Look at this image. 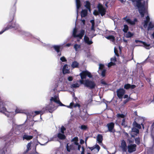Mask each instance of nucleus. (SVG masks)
<instances>
[{"instance_id": "nucleus-39", "label": "nucleus", "mask_w": 154, "mask_h": 154, "mask_svg": "<svg viewBox=\"0 0 154 154\" xmlns=\"http://www.w3.org/2000/svg\"><path fill=\"white\" fill-rule=\"evenodd\" d=\"M85 6L89 10H90V3L88 1H86L85 2Z\"/></svg>"}, {"instance_id": "nucleus-24", "label": "nucleus", "mask_w": 154, "mask_h": 154, "mask_svg": "<svg viewBox=\"0 0 154 154\" xmlns=\"http://www.w3.org/2000/svg\"><path fill=\"white\" fill-rule=\"evenodd\" d=\"M126 21L127 22L131 25H134L135 22L137 21V19L135 18L133 20H132L130 19H127Z\"/></svg>"}, {"instance_id": "nucleus-23", "label": "nucleus", "mask_w": 154, "mask_h": 154, "mask_svg": "<svg viewBox=\"0 0 154 154\" xmlns=\"http://www.w3.org/2000/svg\"><path fill=\"white\" fill-rule=\"evenodd\" d=\"M135 87L136 86L135 85H131L129 84L125 85L124 87V88L126 89H128L129 88H131V89H134Z\"/></svg>"}, {"instance_id": "nucleus-41", "label": "nucleus", "mask_w": 154, "mask_h": 154, "mask_svg": "<svg viewBox=\"0 0 154 154\" xmlns=\"http://www.w3.org/2000/svg\"><path fill=\"white\" fill-rule=\"evenodd\" d=\"M107 39H109L112 41H113L114 40V37L112 35H109L105 37Z\"/></svg>"}, {"instance_id": "nucleus-35", "label": "nucleus", "mask_w": 154, "mask_h": 154, "mask_svg": "<svg viewBox=\"0 0 154 154\" xmlns=\"http://www.w3.org/2000/svg\"><path fill=\"white\" fill-rule=\"evenodd\" d=\"M15 112L16 113H23V110L20 108H17L15 111Z\"/></svg>"}, {"instance_id": "nucleus-13", "label": "nucleus", "mask_w": 154, "mask_h": 154, "mask_svg": "<svg viewBox=\"0 0 154 154\" xmlns=\"http://www.w3.org/2000/svg\"><path fill=\"white\" fill-rule=\"evenodd\" d=\"M99 71H101L102 76L104 77L105 75L106 70L104 69V66L102 64H100L99 66Z\"/></svg>"}, {"instance_id": "nucleus-58", "label": "nucleus", "mask_w": 154, "mask_h": 154, "mask_svg": "<svg viewBox=\"0 0 154 154\" xmlns=\"http://www.w3.org/2000/svg\"><path fill=\"white\" fill-rule=\"evenodd\" d=\"M92 99L91 97H90V98L88 100V103H91L92 101Z\"/></svg>"}, {"instance_id": "nucleus-54", "label": "nucleus", "mask_w": 154, "mask_h": 154, "mask_svg": "<svg viewBox=\"0 0 154 154\" xmlns=\"http://www.w3.org/2000/svg\"><path fill=\"white\" fill-rule=\"evenodd\" d=\"M101 83L102 84L105 85H106V82L103 80H101Z\"/></svg>"}, {"instance_id": "nucleus-11", "label": "nucleus", "mask_w": 154, "mask_h": 154, "mask_svg": "<svg viewBox=\"0 0 154 154\" xmlns=\"http://www.w3.org/2000/svg\"><path fill=\"white\" fill-rule=\"evenodd\" d=\"M136 145L135 144H131L128 146V151L129 153H131L135 151L136 149Z\"/></svg>"}, {"instance_id": "nucleus-1", "label": "nucleus", "mask_w": 154, "mask_h": 154, "mask_svg": "<svg viewBox=\"0 0 154 154\" xmlns=\"http://www.w3.org/2000/svg\"><path fill=\"white\" fill-rule=\"evenodd\" d=\"M81 80L79 81L81 84H83L84 86L90 89L94 88L96 86V84L93 80L87 79L84 80L83 79L86 78V76L89 78H91L92 76L91 73L87 70L82 71L80 74Z\"/></svg>"}, {"instance_id": "nucleus-22", "label": "nucleus", "mask_w": 154, "mask_h": 154, "mask_svg": "<svg viewBox=\"0 0 154 154\" xmlns=\"http://www.w3.org/2000/svg\"><path fill=\"white\" fill-rule=\"evenodd\" d=\"M97 140L100 145L101 144L103 145V144L102 142L103 140V137L101 135L99 134L97 135Z\"/></svg>"}, {"instance_id": "nucleus-12", "label": "nucleus", "mask_w": 154, "mask_h": 154, "mask_svg": "<svg viewBox=\"0 0 154 154\" xmlns=\"http://www.w3.org/2000/svg\"><path fill=\"white\" fill-rule=\"evenodd\" d=\"M117 95L120 99H122V96L125 93V91L123 89H118L117 91Z\"/></svg>"}, {"instance_id": "nucleus-38", "label": "nucleus", "mask_w": 154, "mask_h": 154, "mask_svg": "<svg viewBox=\"0 0 154 154\" xmlns=\"http://www.w3.org/2000/svg\"><path fill=\"white\" fill-rule=\"evenodd\" d=\"M32 143L31 142H30L28 143L26 146V151L28 152L29 150L31 149L30 147L31 146Z\"/></svg>"}, {"instance_id": "nucleus-3", "label": "nucleus", "mask_w": 154, "mask_h": 154, "mask_svg": "<svg viewBox=\"0 0 154 154\" xmlns=\"http://www.w3.org/2000/svg\"><path fill=\"white\" fill-rule=\"evenodd\" d=\"M85 33V31L82 29L78 31L76 28H74L73 31L72 35L77 39V41L79 42Z\"/></svg>"}, {"instance_id": "nucleus-34", "label": "nucleus", "mask_w": 154, "mask_h": 154, "mask_svg": "<svg viewBox=\"0 0 154 154\" xmlns=\"http://www.w3.org/2000/svg\"><path fill=\"white\" fill-rule=\"evenodd\" d=\"M73 47L75 51H77L81 48V45L76 44L74 45Z\"/></svg>"}, {"instance_id": "nucleus-2", "label": "nucleus", "mask_w": 154, "mask_h": 154, "mask_svg": "<svg viewBox=\"0 0 154 154\" xmlns=\"http://www.w3.org/2000/svg\"><path fill=\"white\" fill-rule=\"evenodd\" d=\"M133 4H135L137 7L139 12L142 17L144 16L145 14H147V11L146 6L145 5V2L142 3L141 2L142 0H130Z\"/></svg>"}, {"instance_id": "nucleus-37", "label": "nucleus", "mask_w": 154, "mask_h": 154, "mask_svg": "<svg viewBox=\"0 0 154 154\" xmlns=\"http://www.w3.org/2000/svg\"><path fill=\"white\" fill-rule=\"evenodd\" d=\"M12 28V27L11 26H7L6 27H5V29L3 30H2L1 32H0V34H2L3 32H4L5 31L8 30L10 28Z\"/></svg>"}, {"instance_id": "nucleus-42", "label": "nucleus", "mask_w": 154, "mask_h": 154, "mask_svg": "<svg viewBox=\"0 0 154 154\" xmlns=\"http://www.w3.org/2000/svg\"><path fill=\"white\" fill-rule=\"evenodd\" d=\"M124 27V28L123 29V31L125 32H126L128 29V27L126 25H125Z\"/></svg>"}, {"instance_id": "nucleus-9", "label": "nucleus", "mask_w": 154, "mask_h": 154, "mask_svg": "<svg viewBox=\"0 0 154 154\" xmlns=\"http://www.w3.org/2000/svg\"><path fill=\"white\" fill-rule=\"evenodd\" d=\"M117 116L118 118L117 121L120 119L121 118L122 119V122L121 124L123 126H125V116L123 114H118L117 115Z\"/></svg>"}, {"instance_id": "nucleus-33", "label": "nucleus", "mask_w": 154, "mask_h": 154, "mask_svg": "<svg viewBox=\"0 0 154 154\" xmlns=\"http://www.w3.org/2000/svg\"><path fill=\"white\" fill-rule=\"evenodd\" d=\"M92 25L91 28V31L93 32L94 31H95L94 29V20H91L90 21Z\"/></svg>"}, {"instance_id": "nucleus-43", "label": "nucleus", "mask_w": 154, "mask_h": 154, "mask_svg": "<svg viewBox=\"0 0 154 154\" xmlns=\"http://www.w3.org/2000/svg\"><path fill=\"white\" fill-rule=\"evenodd\" d=\"M134 125V127L137 128H141V126L140 125V124H138L137 123L135 122H134L133 124Z\"/></svg>"}, {"instance_id": "nucleus-15", "label": "nucleus", "mask_w": 154, "mask_h": 154, "mask_svg": "<svg viewBox=\"0 0 154 154\" xmlns=\"http://www.w3.org/2000/svg\"><path fill=\"white\" fill-rule=\"evenodd\" d=\"M66 148L67 151L68 152H70L71 150H74L75 149V147L73 144H70L69 143L66 144Z\"/></svg>"}, {"instance_id": "nucleus-17", "label": "nucleus", "mask_w": 154, "mask_h": 154, "mask_svg": "<svg viewBox=\"0 0 154 154\" xmlns=\"http://www.w3.org/2000/svg\"><path fill=\"white\" fill-rule=\"evenodd\" d=\"M84 40L85 43L88 45H91L93 43L91 39H90L86 35L84 36Z\"/></svg>"}, {"instance_id": "nucleus-19", "label": "nucleus", "mask_w": 154, "mask_h": 154, "mask_svg": "<svg viewBox=\"0 0 154 154\" xmlns=\"http://www.w3.org/2000/svg\"><path fill=\"white\" fill-rule=\"evenodd\" d=\"M63 74L69 73V68L67 64H65L64 66L63 69Z\"/></svg>"}, {"instance_id": "nucleus-6", "label": "nucleus", "mask_w": 154, "mask_h": 154, "mask_svg": "<svg viewBox=\"0 0 154 154\" xmlns=\"http://www.w3.org/2000/svg\"><path fill=\"white\" fill-rule=\"evenodd\" d=\"M66 130L65 128L63 126H61L60 129V131L57 134V137L59 139L63 140L66 137L64 134Z\"/></svg>"}, {"instance_id": "nucleus-52", "label": "nucleus", "mask_w": 154, "mask_h": 154, "mask_svg": "<svg viewBox=\"0 0 154 154\" xmlns=\"http://www.w3.org/2000/svg\"><path fill=\"white\" fill-rule=\"evenodd\" d=\"M82 151L81 152V154H84L85 149H84V147L82 146Z\"/></svg>"}, {"instance_id": "nucleus-4", "label": "nucleus", "mask_w": 154, "mask_h": 154, "mask_svg": "<svg viewBox=\"0 0 154 154\" xmlns=\"http://www.w3.org/2000/svg\"><path fill=\"white\" fill-rule=\"evenodd\" d=\"M97 8L98 11L97 10H94L93 12V14L94 15H98L100 14L101 16H102L105 14L106 10L101 4H99L97 6Z\"/></svg>"}, {"instance_id": "nucleus-25", "label": "nucleus", "mask_w": 154, "mask_h": 154, "mask_svg": "<svg viewBox=\"0 0 154 154\" xmlns=\"http://www.w3.org/2000/svg\"><path fill=\"white\" fill-rule=\"evenodd\" d=\"M79 81H78L75 83H74L71 85V87L72 88H76L80 86V84L79 83Z\"/></svg>"}, {"instance_id": "nucleus-8", "label": "nucleus", "mask_w": 154, "mask_h": 154, "mask_svg": "<svg viewBox=\"0 0 154 154\" xmlns=\"http://www.w3.org/2000/svg\"><path fill=\"white\" fill-rule=\"evenodd\" d=\"M50 100L51 102L52 101H54L58 104L60 106H64L59 100L58 96H54L53 97H52L50 99Z\"/></svg>"}, {"instance_id": "nucleus-44", "label": "nucleus", "mask_w": 154, "mask_h": 154, "mask_svg": "<svg viewBox=\"0 0 154 154\" xmlns=\"http://www.w3.org/2000/svg\"><path fill=\"white\" fill-rule=\"evenodd\" d=\"M135 143L137 144H139L140 143V139L139 137H137L135 139Z\"/></svg>"}, {"instance_id": "nucleus-61", "label": "nucleus", "mask_w": 154, "mask_h": 154, "mask_svg": "<svg viewBox=\"0 0 154 154\" xmlns=\"http://www.w3.org/2000/svg\"><path fill=\"white\" fill-rule=\"evenodd\" d=\"M82 22L83 24L84 25L85 24V20H82Z\"/></svg>"}, {"instance_id": "nucleus-27", "label": "nucleus", "mask_w": 154, "mask_h": 154, "mask_svg": "<svg viewBox=\"0 0 154 154\" xmlns=\"http://www.w3.org/2000/svg\"><path fill=\"white\" fill-rule=\"evenodd\" d=\"M23 140L26 139L29 140L32 139L33 138V136H32L24 134L23 135Z\"/></svg>"}, {"instance_id": "nucleus-18", "label": "nucleus", "mask_w": 154, "mask_h": 154, "mask_svg": "<svg viewBox=\"0 0 154 154\" xmlns=\"http://www.w3.org/2000/svg\"><path fill=\"white\" fill-rule=\"evenodd\" d=\"M107 125L109 131L110 132H114L113 129L114 127V124L113 123L111 122L108 123Z\"/></svg>"}, {"instance_id": "nucleus-7", "label": "nucleus", "mask_w": 154, "mask_h": 154, "mask_svg": "<svg viewBox=\"0 0 154 154\" xmlns=\"http://www.w3.org/2000/svg\"><path fill=\"white\" fill-rule=\"evenodd\" d=\"M88 148L94 153H97L100 149L99 146L97 144H96L92 147H89Z\"/></svg>"}, {"instance_id": "nucleus-14", "label": "nucleus", "mask_w": 154, "mask_h": 154, "mask_svg": "<svg viewBox=\"0 0 154 154\" xmlns=\"http://www.w3.org/2000/svg\"><path fill=\"white\" fill-rule=\"evenodd\" d=\"M56 107L53 106L52 104H50L46 107V109L49 111V112H52L54 110H55Z\"/></svg>"}, {"instance_id": "nucleus-36", "label": "nucleus", "mask_w": 154, "mask_h": 154, "mask_svg": "<svg viewBox=\"0 0 154 154\" xmlns=\"http://www.w3.org/2000/svg\"><path fill=\"white\" fill-rule=\"evenodd\" d=\"M132 131L134 132L135 135H137L139 133V130L135 128H133L132 129Z\"/></svg>"}, {"instance_id": "nucleus-46", "label": "nucleus", "mask_w": 154, "mask_h": 154, "mask_svg": "<svg viewBox=\"0 0 154 154\" xmlns=\"http://www.w3.org/2000/svg\"><path fill=\"white\" fill-rule=\"evenodd\" d=\"M60 59L62 62H66L67 61L66 58L63 56L61 57Z\"/></svg>"}, {"instance_id": "nucleus-63", "label": "nucleus", "mask_w": 154, "mask_h": 154, "mask_svg": "<svg viewBox=\"0 0 154 154\" xmlns=\"http://www.w3.org/2000/svg\"><path fill=\"white\" fill-rule=\"evenodd\" d=\"M71 45L70 44H67L66 45V46L69 47V46Z\"/></svg>"}, {"instance_id": "nucleus-47", "label": "nucleus", "mask_w": 154, "mask_h": 154, "mask_svg": "<svg viewBox=\"0 0 154 154\" xmlns=\"http://www.w3.org/2000/svg\"><path fill=\"white\" fill-rule=\"evenodd\" d=\"M81 129L83 130H86L87 129V127L85 125H82L81 127Z\"/></svg>"}, {"instance_id": "nucleus-48", "label": "nucleus", "mask_w": 154, "mask_h": 154, "mask_svg": "<svg viewBox=\"0 0 154 154\" xmlns=\"http://www.w3.org/2000/svg\"><path fill=\"white\" fill-rule=\"evenodd\" d=\"M114 53H115V54L116 56H119V55L118 54V51L117 50L116 48L115 47L114 48Z\"/></svg>"}, {"instance_id": "nucleus-56", "label": "nucleus", "mask_w": 154, "mask_h": 154, "mask_svg": "<svg viewBox=\"0 0 154 154\" xmlns=\"http://www.w3.org/2000/svg\"><path fill=\"white\" fill-rule=\"evenodd\" d=\"M77 147L79 151L80 150V148L81 147V146L79 144L77 146Z\"/></svg>"}, {"instance_id": "nucleus-64", "label": "nucleus", "mask_w": 154, "mask_h": 154, "mask_svg": "<svg viewBox=\"0 0 154 154\" xmlns=\"http://www.w3.org/2000/svg\"><path fill=\"white\" fill-rule=\"evenodd\" d=\"M152 36L153 38H154V32H153V33L152 34Z\"/></svg>"}, {"instance_id": "nucleus-16", "label": "nucleus", "mask_w": 154, "mask_h": 154, "mask_svg": "<svg viewBox=\"0 0 154 154\" xmlns=\"http://www.w3.org/2000/svg\"><path fill=\"white\" fill-rule=\"evenodd\" d=\"M121 148L122 149L123 152H126L127 150V146L124 140L121 141Z\"/></svg>"}, {"instance_id": "nucleus-5", "label": "nucleus", "mask_w": 154, "mask_h": 154, "mask_svg": "<svg viewBox=\"0 0 154 154\" xmlns=\"http://www.w3.org/2000/svg\"><path fill=\"white\" fill-rule=\"evenodd\" d=\"M150 20V18L148 15H147L146 17V19L144 20L143 23V26L145 28L147 27V30H149L150 29L154 27V23L152 22H150L148 26V23L149 22Z\"/></svg>"}, {"instance_id": "nucleus-53", "label": "nucleus", "mask_w": 154, "mask_h": 154, "mask_svg": "<svg viewBox=\"0 0 154 154\" xmlns=\"http://www.w3.org/2000/svg\"><path fill=\"white\" fill-rule=\"evenodd\" d=\"M94 31L93 32H92L91 31H91H90V32L89 33V34H91V35H91L92 37L96 35H93L92 34L94 33Z\"/></svg>"}, {"instance_id": "nucleus-62", "label": "nucleus", "mask_w": 154, "mask_h": 154, "mask_svg": "<svg viewBox=\"0 0 154 154\" xmlns=\"http://www.w3.org/2000/svg\"><path fill=\"white\" fill-rule=\"evenodd\" d=\"M125 135L126 136H128V134L126 132L124 133Z\"/></svg>"}, {"instance_id": "nucleus-45", "label": "nucleus", "mask_w": 154, "mask_h": 154, "mask_svg": "<svg viewBox=\"0 0 154 154\" xmlns=\"http://www.w3.org/2000/svg\"><path fill=\"white\" fill-rule=\"evenodd\" d=\"M115 64L112 61L110 62V63H108V67H110L111 66L114 65Z\"/></svg>"}, {"instance_id": "nucleus-49", "label": "nucleus", "mask_w": 154, "mask_h": 154, "mask_svg": "<svg viewBox=\"0 0 154 154\" xmlns=\"http://www.w3.org/2000/svg\"><path fill=\"white\" fill-rule=\"evenodd\" d=\"M41 113H42V112L41 111H35L33 113V114L35 113V115Z\"/></svg>"}, {"instance_id": "nucleus-21", "label": "nucleus", "mask_w": 154, "mask_h": 154, "mask_svg": "<svg viewBox=\"0 0 154 154\" xmlns=\"http://www.w3.org/2000/svg\"><path fill=\"white\" fill-rule=\"evenodd\" d=\"M61 46L60 45H54L53 46V48L58 53V55L59 56H60L61 55V53L60 52V49L61 48Z\"/></svg>"}, {"instance_id": "nucleus-59", "label": "nucleus", "mask_w": 154, "mask_h": 154, "mask_svg": "<svg viewBox=\"0 0 154 154\" xmlns=\"http://www.w3.org/2000/svg\"><path fill=\"white\" fill-rule=\"evenodd\" d=\"M84 141L83 140L81 139L80 140V143L81 144H83V143H84Z\"/></svg>"}, {"instance_id": "nucleus-32", "label": "nucleus", "mask_w": 154, "mask_h": 154, "mask_svg": "<svg viewBox=\"0 0 154 154\" xmlns=\"http://www.w3.org/2000/svg\"><path fill=\"white\" fill-rule=\"evenodd\" d=\"M79 65V63L77 61H74L72 63L71 66L72 68H74L78 67Z\"/></svg>"}, {"instance_id": "nucleus-29", "label": "nucleus", "mask_w": 154, "mask_h": 154, "mask_svg": "<svg viewBox=\"0 0 154 154\" xmlns=\"http://www.w3.org/2000/svg\"><path fill=\"white\" fill-rule=\"evenodd\" d=\"M140 42L143 43V45L144 47L146 49H149L151 48V47L150 46V45L149 44H148L146 43V42L143 41H140Z\"/></svg>"}, {"instance_id": "nucleus-57", "label": "nucleus", "mask_w": 154, "mask_h": 154, "mask_svg": "<svg viewBox=\"0 0 154 154\" xmlns=\"http://www.w3.org/2000/svg\"><path fill=\"white\" fill-rule=\"evenodd\" d=\"M154 125H153V126L152 127V130H151V131L152 132V133H153L154 132Z\"/></svg>"}, {"instance_id": "nucleus-26", "label": "nucleus", "mask_w": 154, "mask_h": 154, "mask_svg": "<svg viewBox=\"0 0 154 154\" xmlns=\"http://www.w3.org/2000/svg\"><path fill=\"white\" fill-rule=\"evenodd\" d=\"M78 139L77 137H75L71 141L73 142V144H74V145L77 146L79 144L78 142Z\"/></svg>"}, {"instance_id": "nucleus-10", "label": "nucleus", "mask_w": 154, "mask_h": 154, "mask_svg": "<svg viewBox=\"0 0 154 154\" xmlns=\"http://www.w3.org/2000/svg\"><path fill=\"white\" fill-rule=\"evenodd\" d=\"M39 137L42 138V141L44 143V144H41V145H45L49 141L48 138L44 135L40 134L39 136H38V137Z\"/></svg>"}, {"instance_id": "nucleus-50", "label": "nucleus", "mask_w": 154, "mask_h": 154, "mask_svg": "<svg viewBox=\"0 0 154 154\" xmlns=\"http://www.w3.org/2000/svg\"><path fill=\"white\" fill-rule=\"evenodd\" d=\"M68 80L69 81H71L73 80V77L72 76H70L68 77Z\"/></svg>"}, {"instance_id": "nucleus-20", "label": "nucleus", "mask_w": 154, "mask_h": 154, "mask_svg": "<svg viewBox=\"0 0 154 154\" xmlns=\"http://www.w3.org/2000/svg\"><path fill=\"white\" fill-rule=\"evenodd\" d=\"M0 112L5 114L8 117H9V113L6 110V108L4 106L2 107L0 109Z\"/></svg>"}, {"instance_id": "nucleus-60", "label": "nucleus", "mask_w": 154, "mask_h": 154, "mask_svg": "<svg viewBox=\"0 0 154 154\" xmlns=\"http://www.w3.org/2000/svg\"><path fill=\"white\" fill-rule=\"evenodd\" d=\"M128 95H125L124 96V98H127V99L129 98H128Z\"/></svg>"}, {"instance_id": "nucleus-51", "label": "nucleus", "mask_w": 154, "mask_h": 154, "mask_svg": "<svg viewBox=\"0 0 154 154\" xmlns=\"http://www.w3.org/2000/svg\"><path fill=\"white\" fill-rule=\"evenodd\" d=\"M110 60L111 61L115 62L116 61V58L115 57H112L111 58Z\"/></svg>"}, {"instance_id": "nucleus-31", "label": "nucleus", "mask_w": 154, "mask_h": 154, "mask_svg": "<svg viewBox=\"0 0 154 154\" xmlns=\"http://www.w3.org/2000/svg\"><path fill=\"white\" fill-rule=\"evenodd\" d=\"M79 107L80 105L79 104H74L72 102L71 103L70 105L68 106H67V107L68 108H72L73 107Z\"/></svg>"}, {"instance_id": "nucleus-40", "label": "nucleus", "mask_w": 154, "mask_h": 154, "mask_svg": "<svg viewBox=\"0 0 154 154\" xmlns=\"http://www.w3.org/2000/svg\"><path fill=\"white\" fill-rule=\"evenodd\" d=\"M133 35V34L130 32H128L125 35V36L127 38L131 37Z\"/></svg>"}, {"instance_id": "nucleus-28", "label": "nucleus", "mask_w": 154, "mask_h": 154, "mask_svg": "<svg viewBox=\"0 0 154 154\" xmlns=\"http://www.w3.org/2000/svg\"><path fill=\"white\" fill-rule=\"evenodd\" d=\"M76 4L77 8V14L78 13V10L79 9L81 6L80 2L79 0H76Z\"/></svg>"}, {"instance_id": "nucleus-55", "label": "nucleus", "mask_w": 154, "mask_h": 154, "mask_svg": "<svg viewBox=\"0 0 154 154\" xmlns=\"http://www.w3.org/2000/svg\"><path fill=\"white\" fill-rule=\"evenodd\" d=\"M129 99L128 98L126 100H125L124 101V104H125L129 100Z\"/></svg>"}, {"instance_id": "nucleus-30", "label": "nucleus", "mask_w": 154, "mask_h": 154, "mask_svg": "<svg viewBox=\"0 0 154 154\" xmlns=\"http://www.w3.org/2000/svg\"><path fill=\"white\" fill-rule=\"evenodd\" d=\"M88 11L87 10H83L81 13L82 17H84L86 16L87 14Z\"/></svg>"}]
</instances>
